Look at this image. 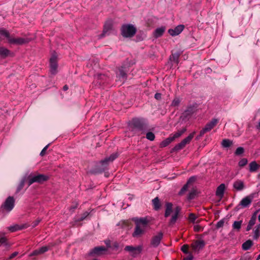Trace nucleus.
Here are the masks:
<instances>
[{"label":"nucleus","instance_id":"nucleus-1","mask_svg":"<svg viewBox=\"0 0 260 260\" xmlns=\"http://www.w3.org/2000/svg\"><path fill=\"white\" fill-rule=\"evenodd\" d=\"M134 221L136 224V227L133 233V236L134 237H138L145 233V229L149 220L146 217L136 218L134 219Z\"/></svg>","mask_w":260,"mask_h":260},{"label":"nucleus","instance_id":"nucleus-2","mask_svg":"<svg viewBox=\"0 0 260 260\" xmlns=\"http://www.w3.org/2000/svg\"><path fill=\"white\" fill-rule=\"evenodd\" d=\"M128 126L129 130L133 132L134 134L143 132L146 128V125L144 119L139 118H133L129 122Z\"/></svg>","mask_w":260,"mask_h":260},{"label":"nucleus","instance_id":"nucleus-3","mask_svg":"<svg viewBox=\"0 0 260 260\" xmlns=\"http://www.w3.org/2000/svg\"><path fill=\"white\" fill-rule=\"evenodd\" d=\"M121 34L124 38H132L136 32V28L131 24H124L121 26Z\"/></svg>","mask_w":260,"mask_h":260},{"label":"nucleus","instance_id":"nucleus-4","mask_svg":"<svg viewBox=\"0 0 260 260\" xmlns=\"http://www.w3.org/2000/svg\"><path fill=\"white\" fill-rule=\"evenodd\" d=\"M186 131L185 127L183 128L182 129L178 131L174 134H172L170 136L162 141L159 144L160 148L166 147L168 146L172 142L174 141L176 138L180 137Z\"/></svg>","mask_w":260,"mask_h":260},{"label":"nucleus","instance_id":"nucleus-5","mask_svg":"<svg viewBox=\"0 0 260 260\" xmlns=\"http://www.w3.org/2000/svg\"><path fill=\"white\" fill-rule=\"evenodd\" d=\"M194 134V132L190 134L186 138L182 140L180 143L176 145L172 148V151H178L184 148L186 144H189L190 142L193 138Z\"/></svg>","mask_w":260,"mask_h":260},{"label":"nucleus","instance_id":"nucleus-6","mask_svg":"<svg viewBox=\"0 0 260 260\" xmlns=\"http://www.w3.org/2000/svg\"><path fill=\"white\" fill-rule=\"evenodd\" d=\"M50 71L51 74L55 75L57 73L58 63H57V54L53 52L50 58Z\"/></svg>","mask_w":260,"mask_h":260},{"label":"nucleus","instance_id":"nucleus-7","mask_svg":"<svg viewBox=\"0 0 260 260\" xmlns=\"http://www.w3.org/2000/svg\"><path fill=\"white\" fill-rule=\"evenodd\" d=\"M47 175L44 174H38L37 175L29 176L28 177V185H30L35 182L42 183L49 179Z\"/></svg>","mask_w":260,"mask_h":260},{"label":"nucleus","instance_id":"nucleus-8","mask_svg":"<svg viewBox=\"0 0 260 260\" xmlns=\"http://www.w3.org/2000/svg\"><path fill=\"white\" fill-rule=\"evenodd\" d=\"M117 156L118 155L116 153H113L109 157L101 160L99 162V164L102 166V168L100 169V172H104L107 169L109 163L113 161Z\"/></svg>","mask_w":260,"mask_h":260},{"label":"nucleus","instance_id":"nucleus-9","mask_svg":"<svg viewBox=\"0 0 260 260\" xmlns=\"http://www.w3.org/2000/svg\"><path fill=\"white\" fill-rule=\"evenodd\" d=\"M218 122L216 118H213L209 122H208L205 127L201 130L200 136L202 137L207 132H210Z\"/></svg>","mask_w":260,"mask_h":260},{"label":"nucleus","instance_id":"nucleus-10","mask_svg":"<svg viewBox=\"0 0 260 260\" xmlns=\"http://www.w3.org/2000/svg\"><path fill=\"white\" fill-rule=\"evenodd\" d=\"M143 247L142 245H139L137 247L133 246H126L124 248V250L131 253V255L133 257H136L138 254L141 253Z\"/></svg>","mask_w":260,"mask_h":260},{"label":"nucleus","instance_id":"nucleus-11","mask_svg":"<svg viewBox=\"0 0 260 260\" xmlns=\"http://www.w3.org/2000/svg\"><path fill=\"white\" fill-rule=\"evenodd\" d=\"M197 106L196 105H190L188 106L186 109L182 113L183 119H188L191 116L196 112Z\"/></svg>","mask_w":260,"mask_h":260},{"label":"nucleus","instance_id":"nucleus-12","mask_svg":"<svg viewBox=\"0 0 260 260\" xmlns=\"http://www.w3.org/2000/svg\"><path fill=\"white\" fill-rule=\"evenodd\" d=\"M255 196V193H251L242 199L240 201L239 205L242 208L248 207L251 203Z\"/></svg>","mask_w":260,"mask_h":260},{"label":"nucleus","instance_id":"nucleus-13","mask_svg":"<svg viewBox=\"0 0 260 260\" xmlns=\"http://www.w3.org/2000/svg\"><path fill=\"white\" fill-rule=\"evenodd\" d=\"M29 41H30V40L28 38H10L8 42H9V43H10L11 44L21 45L23 44L28 43Z\"/></svg>","mask_w":260,"mask_h":260},{"label":"nucleus","instance_id":"nucleus-14","mask_svg":"<svg viewBox=\"0 0 260 260\" xmlns=\"http://www.w3.org/2000/svg\"><path fill=\"white\" fill-rule=\"evenodd\" d=\"M14 206V199L12 197H9L5 201L2 207L8 212L11 211Z\"/></svg>","mask_w":260,"mask_h":260},{"label":"nucleus","instance_id":"nucleus-15","mask_svg":"<svg viewBox=\"0 0 260 260\" xmlns=\"http://www.w3.org/2000/svg\"><path fill=\"white\" fill-rule=\"evenodd\" d=\"M184 27L185 26L183 24L178 25L174 29H169L168 33L173 37L179 35L183 30Z\"/></svg>","mask_w":260,"mask_h":260},{"label":"nucleus","instance_id":"nucleus-16","mask_svg":"<svg viewBox=\"0 0 260 260\" xmlns=\"http://www.w3.org/2000/svg\"><path fill=\"white\" fill-rule=\"evenodd\" d=\"M113 26V22L111 20L107 21L104 25L103 33L101 35L100 38L104 37L109 34V32L112 29Z\"/></svg>","mask_w":260,"mask_h":260},{"label":"nucleus","instance_id":"nucleus-17","mask_svg":"<svg viewBox=\"0 0 260 260\" xmlns=\"http://www.w3.org/2000/svg\"><path fill=\"white\" fill-rule=\"evenodd\" d=\"M163 234L162 232H159L157 235L153 236L151 241V244L154 247H157L162 239Z\"/></svg>","mask_w":260,"mask_h":260},{"label":"nucleus","instance_id":"nucleus-18","mask_svg":"<svg viewBox=\"0 0 260 260\" xmlns=\"http://www.w3.org/2000/svg\"><path fill=\"white\" fill-rule=\"evenodd\" d=\"M107 250V249L104 246H97L95 247L94 248L91 249L89 254L90 255L93 256L94 255H101L103 252H105Z\"/></svg>","mask_w":260,"mask_h":260},{"label":"nucleus","instance_id":"nucleus-19","mask_svg":"<svg viewBox=\"0 0 260 260\" xmlns=\"http://www.w3.org/2000/svg\"><path fill=\"white\" fill-rule=\"evenodd\" d=\"M14 53L10 50L4 47H0V56L3 58H6L7 57H14Z\"/></svg>","mask_w":260,"mask_h":260},{"label":"nucleus","instance_id":"nucleus-20","mask_svg":"<svg viewBox=\"0 0 260 260\" xmlns=\"http://www.w3.org/2000/svg\"><path fill=\"white\" fill-rule=\"evenodd\" d=\"M205 243L203 240H196L191 244V247L194 251H199L205 246Z\"/></svg>","mask_w":260,"mask_h":260},{"label":"nucleus","instance_id":"nucleus-21","mask_svg":"<svg viewBox=\"0 0 260 260\" xmlns=\"http://www.w3.org/2000/svg\"><path fill=\"white\" fill-rule=\"evenodd\" d=\"M116 77L119 80H120L123 82L126 80L127 74L124 71L123 67L119 68L118 72L116 73Z\"/></svg>","mask_w":260,"mask_h":260},{"label":"nucleus","instance_id":"nucleus-22","mask_svg":"<svg viewBox=\"0 0 260 260\" xmlns=\"http://www.w3.org/2000/svg\"><path fill=\"white\" fill-rule=\"evenodd\" d=\"M225 189V185L224 183L220 184L217 188L216 191V195L220 199L223 197L224 190Z\"/></svg>","mask_w":260,"mask_h":260},{"label":"nucleus","instance_id":"nucleus-23","mask_svg":"<svg viewBox=\"0 0 260 260\" xmlns=\"http://www.w3.org/2000/svg\"><path fill=\"white\" fill-rule=\"evenodd\" d=\"M244 187V182L241 180H237L233 183V187L237 191L242 190Z\"/></svg>","mask_w":260,"mask_h":260},{"label":"nucleus","instance_id":"nucleus-24","mask_svg":"<svg viewBox=\"0 0 260 260\" xmlns=\"http://www.w3.org/2000/svg\"><path fill=\"white\" fill-rule=\"evenodd\" d=\"M166 27L165 26H161L160 27L157 28L154 32V36L155 38H157L162 36Z\"/></svg>","mask_w":260,"mask_h":260},{"label":"nucleus","instance_id":"nucleus-25","mask_svg":"<svg viewBox=\"0 0 260 260\" xmlns=\"http://www.w3.org/2000/svg\"><path fill=\"white\" fill-rule=\"evenodd\" d=\"M173 204L171 203H167L166 204V210L165 213V217H169L172 211Z\"/></svg>","mask_w":260,"mask_h":260},{"label":"nucleus","instance_id":"nucleus-26","mask_svg":"<svg viewBox=\"0 0 260 260\" xmlns=\"http://www.w3.org/2000/svg\"><path fill=\"white\" fill-rule=\"evenodd\" d=\"M249 171L250 172H254L257 170L260 167V166L258 165L255 161L251 162L249 165Z\"/></svg>","mask_w":260,"mask_h":260},{"label":"nucleus","instance_id":"nucleus-27","mask_svg":"<svg viewBox=\"0 0 260 260\" xmlns=\"http://www.w3.org/2000/svg\"><path fill=\"white\" fill-rule=\"evenodd\" d=\"M253 245V242L250 240H248L242 244V249L244 250H249Z\"/></svg>","mask_w":260,"mask_h":260},{"label":"nucleus","instance_id":"nucleus-28","mask_svg":"<svg viewBox=\"0 0 260 260\" xmlns=\"http://www.w3.org/2000/svg\"><path fill=\"white\" fill-rule=\"evenodd\" d=\"M152 204L153 206V208L155 210L157 211L160 209V203L158 197H156L152 200Z\"/></svg>","mask_w":260,"mask_h":260},{"label":"nucleus","instance_id":"nucleus-29","mask_svg":"<svg viewBox=\"0 0 260 260\" xmlns=\"http://www.w3.org/2000/svg\"><path fill=\"white\" fill-rule=\"evenodd\" d=\"M233 144V141L230 139H225L222 141L221 145L224 148L230 147Z\"/></svg>","mask_w":260,"mask_h":260},{"label":"nucleus","instance_id":"nucleus-30","mask_svg":"<svg viewBox=\"0 0 260 260\" xmlns=\"http://www.w3.org/2000/svg\"><path fill=\"white\" fill-rule=\"evenodd\" d=\"M0 35L5 37L8 40L10 39V34L9 32L4 28H0Z\"/></svg>","mask_w":260,"mask_h":260},{"label":"nucleus","instance_id":"nucleus-31","mask_svg":"<svg viewBox=\"0 0 260 260\" xmlns=\"http://www.w3.org/2000/svg\"><path fill=\"white\" fill-rule=\"evenodd\" d=\"M242 221H235L232 225L233 229L237 231H239L242 225Z\"/></svg>","mask_w":260,"mask_h":260},{"label":"nucleus","instance_id":"nucleus-32","mask_svg":"<svg viewBox=\"0 0 260 260\" xmlns=\"http://www.w3.org/2000/svg\"><path fill=\"white\" fill-rule=\"evenodd\" d=\"M178 217V215L173 214V215H172V216L170 220V221L169 222V225L170 226H173L175 224V223L176 222Z\"/></svg>","mask_w":260,"mask_h":260},{"label":"nucleus","instance_id":"nucleus-33","mask_svg":"<svg viewBox=\"0 0 260 260\" xmlns=\"http://www.w3.org/2000/svg\"><path fill=\"white\" fill-rule=\"evenodd\" d=\"M24 228L23 225H15L14 226H11L9 228V230L11 232H14L16 231L20 230L23 229Z\"/></svg>","mask_w":260,"mask_h":260},{"label":"nucleus","instance_id":"nucleus-34","mask_svg":"<svg viewBox=\"0 0 260 260\" xmlns=\"http://www.w3.org/2000/svg\"><path fill=\"white\" fill-rule=\"evenodd\" d=\"M256 220V212H255L252 215L250 220L248 222V224L253 225L255 223Z\"/></svg>","mask_w":260,"mask_h":260},{"label":"nucleus","instance_id":"nucleus-35","mask_svg":"<svg viewBox=\"0 0 260 260\" xmlns=\"http://www.w3.org/2000/svg\"><path fill=\"white\" fill-rule=\"evenodd\" d=\"M79 204L77 202H74L72 203V205L69 208V210L71 213L74 212V210L77 208Z\"/></svg>","mask_w":260,"mask_h":260},{"label":"nucleus","instance_id":"nucleus-36","mask_svg":"<svg viewBox=\"0 0 260 260\" xmlns=\"http://www.w3.org/2000/svg\"><path fill=\"white\" fill-rule=\"evenodd\" d=\"M146 138L150 141H153L155 139V135L152 132H148L146 135Z\"/></svg>","mask_w":260,"mask_h":260},{"label":"nucleus","instance_id":"nucleus-37","mask_svg":"<svg viewBox=\"0 0 260 260\" xmlns=\"http://www.w3.org/2000/svg\"><path fill=\"white\" fill-rule=\"evenodd\" d=\"M247 159L245 158H243L239 161L238 165L239 167H243L247 165Z\"/></svg>","mask_w":260,"mask_h":260},{"label":"nucleus","instance_id":"nucleus-38","mask_svg":"<svg viewBox=\"0 0 260 260\" xmlns=\"http://www.w3.org/2000/svg\"><path fill=\"white\" fill-rule=\"evenodd\" d=\"M260 236V230L258 229H255L253 232V238L255 240L258 239Z\"/></svg>","mask_w":260,"mask_h":260},{"label":"nucleus","instance_id":"nucleus-39","mask_svg":"<svg viewBox=\"0 0 260 260\" xmlns=\"http://www.w3.org/2000/svg\"><path fill=\"white\" fill-rule=\"evenodd\" d=\"M188 187V184L186 183L184 186L182 187V188L181 189L180 191L179 192V195H182L187 189Z\"/></svg>","mask_w":260,"mask_h":260},{"label":"nucleus","instance_id":"nucleus-40","mask_svg":"<svg viewBox=\"0 0 260 260\" xmlns=\"http://www.w3.org/2000/svg\"><path fill=\"white\" fill-rule=\"evenodd\" d=\"M244 150L243 147H239L238 148H237L236 151H235V154L237 155H239L244 153Z\"/></svg>","mask_w":260,"mask_h":260},{"label":"nucleus","instance_id":"nucleus-41","mask_svg":"<svg viewBox=\"0 0 260 260\" xmlns=\"http://www.w3.org/2000/svg\"><path fill=\"white\" fill-rule=\"evenodd\" d=\"M49 248L48 246H42L40 248L38 249L39 250V252L41 254H43L46 252H47L49 250Z\"/></svg>","mask_w":260,"mask_h":260},{"label":"nucleus","instance_id":"nucleus-42","mask_svg":"<svg viewBox=\"0 0 260 260\" xmlns=\"http://www.w3.org/2000/svg\"><path fill=\"white\" fill-rule=\"evenodd\" d=\"M180 103V100L178 98H175L172 101L171 106L173 107L178 106Z\"/></svg>","mask_w":260,"mask_h":260},{"label":"nucleus","instance_id":"nucleus-43","mask_svg":"<svg viewBox=\"0 0 260 260\" xmlns=\"http://www.w3.org/2000/svg\"><path fill=\"white\" fill-rule=\"evenodd\" d=\"M189 219L191 222L194 223L195 222L196 219H197V217L195 214L193 213H190L189 215Z\"/></svg>","mask_w":260,"mask_h":260},{"label":"nucleus","instance_id":"nucleus-44","mask_svg":"<svg viewBox=\"0 0 260 260\" xmlns=\"http://www.w3.org/2000/svg\"><path fill=\"white\" fill-rule=\"evenodd\" d=\"M224 219H221L220 220H219L216 224V228L217 229H219V228H220L221 227H222L224 225Z\"/></svg>","mask_w":260,"mask_h":260},{"label":"nucleus","instance_id":"nucleus-45","mask_svg":"<svg viewBox=\"0 0 260 260\" xmlns=\"http://www.w3.org/2000/svg\"><path fill=\"white\" fill-rule=\"evenodd\" d=\"M0 244L7 245V239L5 237L0 238Z\"/></svg>","mask_w":260,"mask_h":260},{"label":"nucleus","instance_id":"nucleus-46","mask_svg":"<svg viewBox=\"0 0 260 260\" xmlns=\"http://www.w3.org/2000/svg\"><path fill=\"white\" fill-rule=\"evenodd\" d=\"M49 144H48L41 151V152H40V155L41 156H44L45 154H46V151L47 150V149H48V147L49 146Z\"/></svg>","mask_w":260,"mask_h":260},{"label":"nucleus","instance_id":"nucleus-47","mask_svg":"<svg viewBox=\"0 0 260 260\" xmlns=\"http://www.w3.org/2000/svg\"><path fill=\"white\" fill-rule=\"evenodd\" d=\"M188 250V246L187 245H183L181 247V250L184 253H187Z\"/></svg>","mask_w":260,"mask_h":260},{"label":"nucleus","instance_id":"nucleus-48","mask_svg":"<svg viewBox=\"0 0 260 260\" xmlns=\"http://www.w3.org/2000/svg\"><path fill=\"white\" fill-rule=\"evenodd\" d=\"M193 229L195 232H200L202 230V228L200 225L196 224L194 225Z\"/></svg>","mask_w":260,"mask_h":260},{"label":"nucleus","instance_id":"nucleus-49","mask_svg":"<svg viewBox=\"0 0 260 260\" xmlns=\"http://www.w3.org/2000/svg\"><path fill=\"white\" fill-rule=\"evenodd\" d=\"M196 177H194V176H192V177H190V178H189V179L188 180V181H187V183H187V184H190V183H192V182H194V181H195V180H196Z\"/></svg>","mask_w":260,"mask_h":260},{"label":"nucleus","instance_id":"nucleus-50","mask_svg":"<svg viewBox=\"0 0 260 260\" xmlns=\"http://www.w3.org/2000/svg\"><path fill=\"white\" fill-rule=\"evenodd\" d=\"M89 215V213L88 212H85L83 213V215L79 219V221H83L85 218Z\"/></svg>","mask_w":260,"mask_h":260},{"label":"nucleus","instance_id":"nucleus-51","mask_svg":"<svg viewBox=\"0 0 260 260\" xmlns=\"http://www.w3.org/2000/svg\"><path fill=\"white\" fill-rule=\"evenodd\" d=\"M40 254V252H39V249H36L34 251H33L29 255L30 256H35V255H39Z\"/></svg>","mask_w":260,"mask_h":260},{"label":"nucleus","instance_id":"nucleus-52","mask_svg":"<svg viewBox=\"0 0 260 260\" xmlns=\"http://www.w3.org/2000/svg\"><path fill=\"white\" fill-rule=\"evenodd\" d=\"M181 211V208L179 206H177L175 207L174 209V214H176L179 216V213Z\"/></svg>","mask_w":260,"mask_h":260},{"label":"nucleus","instance_id":"nucleus-53","mask_svg":"<svg viewBox=\"0 0 260 260\" xmlns=\"http://www.w3.org/2000/svg\"><path fill=\"white\" fill-rule=\"evenodd\" d=\"M18 252H13L10 255V256L9 257V259H11L13 258L14 257L18 255Z\"/></svg>","mask_w":260,"mask_h":260},{"label":"nucleus","instance_id":"nucleus-54","mask_svg":"<svg viewBox=\"0 0 260 260\" xmlns=\"http://www.w3.org/2000/svg\"><path fill=\"white\" fill-rule=\"evenodd\" d=\"M154 98L157 100H159L161 98V94L160 93H156L154 95Z\"/></svg>","mask_w":260,"mask_h":260},{"label":"nucleus","instance_id":"nucleus-55","mask_svg":"<svg viewBox=\"0 0 260 260\" xmlns=\"http://www.w3.org/2000/svg\"><path fill=\"white\" fill-rule=\"evenodd\" d=\"M105 243L106 245L107 248H110L111 247V242L109 240L105 241Z\"/></svg>","mask_w":260,"mask_h":260},{"label":"nucleus","instance_id":"nucleus-56","mask_svg":"<svg viewBox=\"0 0 260 260\" xmlns=\"http://www.w3.org/2000/svg\"><path fill=\"white\" fill-rule=\"evenodd\" d=\"M194 197V193L193 192H190L188 196V199L189 200L192 199Z\"/></svg>","mask_w":260,"mask_h":260},{"label":"nucleus","instance_id":"nucleus-57","mask_svg":"<svg viewBox=\"0 0 260 260\" xmlns=\"http://www.w3.org/2000/svg\"><path fill=\"white\" fill-rule=\"evenodd\" d=\"M252 225L248 223V225L246 228V231H249L252 229Z\"/></svg>","mask_w":260,"mask_h":260},{"label":"nucleus","instance_id":"nucleus-58","mask_svg":"<svg viewBox=\"0 0 260 260\" xmlns=\"http://www.w3.org/2000/svg\"><path fill=\"white\" fill-rule=\"evenodd\" d=\"M193 257L192 256H188L184 258V260H192Z\"/></svg>","mask_w":260,"mask_h":260},{"label":"nucleus","instance_id":"nucleus-59","mask_svg":"<svg viewBox=\"0 0 260 260\" xmlns=\"http://www.w3.org/2000/svg\"><path fill=\"white\" fill-rule=\"evenodd\" d=\"M69 89L68 86L67 85H65L63 87V90L64 91H67Z\"/></svg>","mask_w":260,"mask_h":260},{"label":"nucleus","instance_id":"nucleus-60","mask_svg":"<svg viewBox=\"0 0 260 260\" xmlns=\"http://www.w3.org/2000/svg\"><path fill=\"white\" fill-rule=\"evenodd\" d=\"M22 186H23V184H21V186H20L19 187H18L17 188V191L18 192L21 189V188L22 187Z\"/></svg>","mask_w":260,"mask_h":260},{"label":"nucleus","instance_id":"nucleus-61","mask_svg":"<svg viewBox=\"0 0 260 260\" xmlns=\"http://www.w3.org/2000/svg\"><path fill=\"white\" fill-rule=\"evenodd\" d=\"M40 220H38L36 221V222L34 224V226H36L38 224V223L40 222Z\"/></svg>","mask_w":260,"mask_h":260},{"label":"nucleus","instance_id":"nucleus-62","mask_svg":"<svg viewBox=\"0 0 260 260\" xmlns=\"http://www.w3.org/2000/svg\"><path fill=\"white\" fill-rule=\"evenodd\" d=\"M255 229H258L260 230V224L256 225L255 227Z\"/></svg>","mask_w":260,"mask_h":260},{"label":"nucleus","instance_id":"nucleus-63","mask_svg":"<svg viewBox=\"0 0 260 260\" xmlns=\"http://www.w3.org/2000/svg\"><path fill=\"white\" fill-rule=\"evenodd\" d=\"M257 128L258 129H260V120H259V122H258V125H257Z\"/></svg>","mask_w":260,"mask_h":260},{"label":"nucleus","instance_id":"nucleus-64","mask_svg":"<svg viewBox=\"0 0 260 260\" xmlns=\"http://www.w3.org/2000/svg\"><path fill=\"white\" fill-rule=\"evenodd\" d=\"M260 259V253L257 256L256 260H259Z\"/></svg>","mask_w":260,"mask_h":260}]
</instances>
